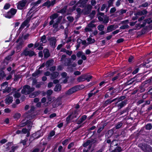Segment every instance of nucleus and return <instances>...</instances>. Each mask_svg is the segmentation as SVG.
Wrapping results in <instances>:
<instances>
[{
	"instance_id": "obj_38",
	"label": "nucleus",
	"mask_w": 152,
	"mask_h": 152,
	"mask_svg": "<svg viewBox=\"0 0 152 152\" xmlns=\"http://www.w3.org/2000/svg\"><path fill=\"white\" fill-rule=\"evenodd\" d=\"M8 83L7 82H5L1 85V88L4 89L6 87H7Z\"/></svg>"
},
{
	"instance_id": "obj_9",
	"label": "nucleus",
	"mask_w": 152,
	"mask_h": 152,
	"mask_svg": "<svg viewBox=\"0 0 152 152\" xmlns=\"http://www.w3.org/2000/svg\"><path fill=\"white\" fill-rule=\"evenodd\" d=\"M31 18V17L30 18H28L22 23L18 29L19 31H21L28 24Z\"/></svg>"
},
{
	"instance_id": "obj_25",
	"label": "nucleus",
	"mask_w": 152,
	"mask_h": 152,
	"mask_svg": "<svg viewBox=\"0 0 152 152\" xmlns=\"http://www.w3.org/2000/svg\"><path fill=\"white\" fill-rule=\"evenodd\" d=\"M42 135H41V134H40V132L39 131L37 132L36 133L33 134L32 135L33 137L35 139L38 138Z\"/></svg>"
},
{
	"instance_id": "obj_1",
	"label": "nucleus",
	"mask_w": 152,
	"mask_h": 152,
	"mask_svg": "<svg viewBox=\"0 0 152 152\" xmlns=\"http://www.w3.org/2000/svg\"><path fill=\"white\" fill-rule=\"evenodd\" d=\"M20 55L21 56L24 55L25 56H28L29 57H31L34 56H35L36 54L34 51L26 48L21 53Z\"/></svg>"
},
{
	"instance_id": "obj_59",
	"label": "nucleus",
	"mask_w": 152,
	"mask_h": 152,
	"mask_svg": "<svg viewBox=\"0 0 152 152\" xmlns=\"http://www.w3.org/2000/svg\"><path fill=\"white\" fill-rule=\"evenodd\" d=\"M92 78V76L90 75L87 76L86 75V80L88 82H89L90 81V79H91Z\"/></svg>"
},
{
	"instance_id": "obj_36",
	"label": "nucleus",
	"mask_w": 152,
	"mask_h": 152,
	"mask_svg": "<svg viewBox=\"0 0 152 152\" xmlns=\"http://www.w3.org/2000/svg\"><path fill=\"white\" fill-rule=\"evenodd\" d=\"M11 91V89L10 87H7L4 89H3V92L4 93H9Z\"/></svg>"
},
{
	"instance_id": "obj_64",
	"label": "nucleus",
	"mask_w": 152,
	"mask_h": 152,
	"mask_svg": "<svg viewBox=\"0 0 152 152\" xmlns=\"http://www.w3.org/2000/svg\"><path fill=\"white\" fill-rule=\"evenodd\" d=\"M66 53L67 55L69 56H71L72 53V51H69L67 50Z\"/></svg>"
},
{
	"instance_id": "obj_43",
	"label": "nucleus",
	"mask_w": 152,
	"mask_h": 152,
	"mask_svg": "<svg viewBox=\"0 0 152 152\" xmlns=\"http://www.w3.org/2000/svg\"><path fill=\"white\" fill-rule=\"evenodd\" d=\"M117 141L116 140H114L111 143V146L113 147V146H116L117 145Z\"/></svg>"
},
{
	"instance_id": "obj_60",
	"label": "nucleus",
	"mask_w": 152,
	"mask_h": 152,
	"mask_svg": "<svg viewBox=\"0 0 152 152\" xmlns=\"http://www.w3.org/2000/svg\"><path fill=\"white\" fill-rule=\"evenodd\" d=\"M87 25L88 26V27H90L92 28L93 27H95L96 26V25L94 24H92L90 23H88Z\"/></svg>"
},
{
	"instance_id": "obj_6",
	"label": "nucleus",
	"mask_w": 152,
	"mask_h": 152,
	"mask_svg": "<svg viewBox=\"0 0 152 152\" xmlns=\"http://www.w3.org/2000/svg\"><path fill=\"white\" fill-rule=\"evenodd\" d=\"M80 89L78 86H75L70 88L65 93V94L67 96H70L73 93L78 91Z\"/></svg>"
},
{
	"instance_id": "obj_40",
	"label": "nucleus",
	"mask_w": 152,
	"mask_h": 152,
	"mask_svg": "<svg viewBox=\"0 0 152 152\" xmlns=\"http://www.w3.org/2000/svg\"><path fill=\"white\" fill-rule=\"evenodd\" d=\"M50 1H47L46 2L42 4V6H46L48 8H49L50 7Z\"/></svg>"
},
{
	"instance_id": "obj_21",
	"label": "nucleus",
	"mask_w": 152,
	"mask_h": 152,
	"mask_svg": "<svg viewBox=\"0 0 152 152\" xmlns=\"http://www.w3.org/2000/svg\"><path fill=\"white\" fill-rule=\"evenodd\" d=\"M13 101V98L11 96H7L5 99L6 103L9 104L11 103Z\"/></svg>"
},
{
	"instance_id": "obj_19",
	"label": "nucleus",
	"mask_w": 152,
	"mask_h": 152,
	"mask_svg": "<svg viewBox=\"0 0 152 152\" xmlns=\"http://www.w3.org/2000/svg\"><path fill=\"white\" fill-rule=\"evenodd\" d=\"M126 12V10L124 9H121L119 11H117L115 13V14L116 15V16H118L120 15L123 14L125 13Z\"/></svg>"
},
{
	"instance_id": "obj_23",
	"label": "nucleus",
	"mask_w": 152,
	"mask_h": 152,
	"mask_svg": "<svg viewBox=\"0 0 152 152\" xmlns=\"http://www.w3.org/2000/svg\"><path fill=\"white\" fill-rule=\"evenodd\" d=\"M44 57L46 58L48 57L50 55L48 50L47 49H45L43 50Z\"/></svg>"
},
{
	"instance_id": "obj_26",
	"label": "nucleus",
	"mask_w": 152,
	"mask_h": 152,
	"mask_svg": "<svg viewBox=\"0 0 152 152\" xmlns=\"http://www.w3.org/2000/svg\"><path fill=\"white\" fill-rule=\"evenodd\" d=\"M54 61L53 59H51L48 61L46 63V65L48 67L50 66H51L53 64Z\"/></svg>"
},
{
	"instance_id": "obj_52",
	"label": "nucleus",
	"mask_w": 152,
	"mask_h": 152,
	"mask_svg": "<svg viewBox=\"0 0 152 152\" xmlns=\"http://www.w3.org/2000/svg\"><path fill=\"white\" fill-rule=\"evenodd\" d=\"M122 151L121 148L120 147H118L116 148L114 150L115 152H120Z\"/></svg>"
},
{
	"instance_id": "obj_30",
	"label": "nucleus",
	"mask_w": 152,
	"mask_h": 152,
	"mask_svg": "<svg viewBox=\"0 0 152 152\" xmlns=\"http://www.w3.org/2000/svg\"><path fill=\"white\" fill-rule=\"evenodd\" d=\"M27 120L24 119L22 121L20 125V127H23L27 124Z\"/></svg>"
},
{
	"instance_id": "obj_33",
	"label": "nucleus",
	"mask_w": 152,
	"mask_h": 152,
	"mask_svg": "<svg viewBox=\"0 0 152 152\" xmlns=\"http://www.w3.org/2000/svg\"><path fill=\"white\" fill-rule=\"evenodd\" d=\"M27 124H28V129L30 130L32 125V121H31L28 120Z\"/></svg>"
},
{
	"instance_id": "obj_47",
	"label": "nucleus",
	"mask_w": 152,
	"mask_h": 152,
	"mask_svg": "<svg viewBox=\"0 0 152 152\" xmlns=\"http://www.w3.org/2000/svg\"><path fill=\"white\" fill-rule=\"evenodd\" d=\"M21 115L19 113H16L14 115V118L18 119L20 118Z\"/></svg>"
},
{
	"instance_id": "obj_29",
	"label": "nucleus",
	"mask_w": 152,
	"mask_h": 152,
	"mask_svg": "<svg viewBox=\"0 0 152 152\" xmlns=\"http://www.w3.org/2000/svg\"><path fill=\"white\" fill-rule=\"evenodd\" d=\"M70 115L71 118V119H72L78 116L77 115V113L76 111H75L74 113H73Z\"/></svg>"
},
{
	"instance_id": "obj_44",
	"label": "nucleus",
	"mask_w": 152,
	"mask_h": 152,
	"mask_svg": "<svg viewBox=\"0 0 152 152\" xmlns=\"http://www.w3.org/2000/svg\"><path fill=\"white\" fill-rule=\"evenodd\" d=\"M123 123L121 122L118 123L115 126V128L116 129H119L122 126Z\"/></svg>"
},
{
	"instance_id": "obj_15",
	"label": "nucleus",
	"mask_w": 152,
	"mask_h": 152,
	"mask_svg": "<svg viewBox=\"0 0 152 152\" xmlns=\"http://www.w3.org/2000/svg\"><path fill=\"white\" fill-rule=\"evenodd\" d=\"M50 45L53 47H55L56 42V39L55 37H51L49 39Z\"/></svg>"
},
{
	"instance_id": "obj_34",
	"label": "nucleus",
	"mask_w": 152,
	"mask_h": 152,
	"mask_svg": "<svg viewBox=\"0 0 152 152\" xmlns=\"http://www.w3.org/2000/svg\"><path fill=\"white\" fill-rule=\"evenodd\" d=\"M87 41H88V44H90L94 43L95 42V39H92L91 37H89L87 38Z\"/></svg>"
},
{
	"instance_id": "obj_39",
	"label": "nucleus",
	"mask_w": 152,
	"mask_h": 152,
	"mask_svg": "<svg viewBox=\"0 0 152 152\" xmlns=\"http://www.w3.org/2000/svg\"><path fill=\"white\" fill-rule=\"evenodd\" d=\"M97 28L100 31H103L104 29V26L102 25H100L97 26Z\"/></svg>"
},
{
	"instance_id": "obj_27",
	"label": "nucleus",
	"mask_w": 152,
	"mask_h": 152,
	"mask_svg": "<svg viewBox=\"0 0 152 152\" xmlns=\"http://www.w3.org/2000/svg\"><path fill=\"white\" fill-rule=\"evenodd\" d=\"M87 117V116L86 115H83L80 120L78 121L77 124H80L82 123L85 120Z\"/></svg>"
},
{
	"instance_id": "obj_50",
	"label": "nucleus",
	"mask_w": 152,
	"mask_h": 152,
	"mask_svg": "<svg viewBox=\"0 0 152 152\" xmlns=\"http://www.w3.org/2000/svg\"><path fill=\"white\" fill-rule=\"evenodd\" d=\"M116 11V9L115 7H113L111 8L110 11V14H112L115 12Z\"/></svg>"
},
{
	"instance_id": "obj_8",
	"label": "nucleus",
	"mask_w": 152,
	"mask_h": 152,
	"mask_svg": "<svg viewBox=\"0 0 152 152\" xmlns=\"http://www.w3.org/2000/svg\"><path fill=\"white\" fill-rule=\"evenodd\" d=\"M27 1V0H22L19 2L17 5L18 8L20 10L22 9L25 6Z\"/></svg>"
},
{
	"instance_id": "obj_56",
	"label": "nucleus",
	"mask_w": 152,
	"mask_h": 152,
	"mask_svg": "<svg viewBox=\"0 0 152 152\" xmlns=\"http://www.w3.org/2000/svg\"><path fill=\"white\" fill-rule=\"evenodd\" d=\"M76 55L75 54H73L71 56V58L70 59L71 60H72L73 61H75L76 60Z\"/></svg>"
},
{
	"instance_id": "obj_13",
	"label": "nucleus",
	"mask_w": 152,
	"mask_h": 152,
	"mask_svg": "<svg viewBox=\"0 0 152 152\" xmlns=\"http://www.w3.org/2000/svg\"><path fill=\"white\" fill-rule=\"evenodd\" d=\"M91 8L92 7L90 5H88L82 11V12L85 15L88 14L90 12Z\"/></svg>"
},
{
	"instance_id": "obj_7",
	"label": "nucleus",
	"mask_w": 152,
	"mask_h": 152,
	"mask_svg": "<svg viewBox=\"0 0 152 152\" xmlns=\"http://www.w3.org/2000/svg\"><path fill=\"white\" fill-rule=\"evenodd\" d=\"M17 10L14 9H12L6 14V17L8 18H12L16 12Z\"/></svg>"
},
{
	"instance_id": "obj_5",
	"label": "nucleus",
	"mask_w": 152,
	"mask_h": 152,
	"mask_svg": "<svg viewBox=\"0 0 152 152\" xmlns=\"http://www.w3.org/2000/svg\"><path fill=\"white\" fill-rule=\"evenodd\" d=\"M16 42H18V43L16 46V51L18 52L20 51L21 48L24 46V41L21 38H19Z\"/></svg>"
},
{
	"instance_id": "obj_32",
	"label": "nucleus",
	"mask_w": 152,
	"mask_h": 152,
	"mask_svg": "<svg viewBox=\"0 0 152 152\" xmlns=\"http://www.w3.org/2000/svg\"><path fill=\"white\" fill-rule=\"evenodd\" d=\"M67 8V7L66 6H65L62 9L59 11H58L57 12L61 13H64L66 12Z\"/></svg>"
},
{
	"instance_id": "obj_48",
	"label": "nucleus",
	"mask_w": 152,
	"mask_h": 152,
	"mask_svg": "<svg viewBox=\"0 0 152 152\" xmlns=\"http://www.w3.org/2000/svg\"><path fill=\"white\" fill-rule=\"evenodd\" d=\"M121 75V74H118L116 76L112 78V80L113 81H114L119 78L120 75Z\"/></svg>"
},
{
	"instance_id": "obj_61",
	"label": "nucleus",
	"mask_w": 152,
	"mask_h": 152,
	"mask_svg": "<svg viewBox=\"0 0 152 152\" xmlns=\"http://www.w3.org/2000/svg\"><path fill=\"white\" fill-rule=\"evenodd\" d=\"M67 18L70 22H72L74 20L73 18L71 16H68L67 17Z\"/></svg>"
},
{
	"instance_id": "obj_17",
	"label": "nucleus",
	"mask_w": 152,
	"mask_h": 152,
	"mask_svg": "<svg viewBox=\"0 0 152 152\" xmlns=\"http://www.w3.org/2000/svg\"><path fill=\"white\" fill-rule=\"evenodd\" d=\"M126 104V101L124 100L118 104L117 105L119 109H121Z\"/></svg>"
},
{
	"instance_id": "obj_49",
	"label": "nucleus",
	"mask_w": 152,
	"mask_h": 152,
	"mask_svg": "<svg viewBox=\"0 0 152 152\" xmlns=\"http://www.w3.org/2000/svg\"><path fill=\"white\" fill-rule=\"evenodd\" d=\"M59 23V21L58 20H57V21L56 22V23H54L53 24V27L56 28L58 27V23Z\"/></svg>"
},
{
	"instance_id": "obj_4",
	"label": "nucleus",
	"mask_w": 152,
	"mask_h": 152,
	"mask_svg": "<svg viewBox=\"0 0 152 152\" xmlns=\"http://www.w3.org/2000/svg\"><path fill=\"white\" fill-rule=\"evenodd\" d=\"M34 89V88H30V86L26 85L23 87L21 92L22 94H29L31 92L33 91Z\"/></svg>"
},
{
	"instance_id": "obj_46",
	"label": "nucleus",
	"mask_w": 152,
	"mask_h": 152,
	"mask_svg": "<svg viewBox=\"0 0 152 152\" xmlns=\"http://www.w3.org/2000/svg\"><path fill=\"white\" fill-rule=\"evenodd\" d=\"M56 0H53V1H50V6H53L56 3Z\"/></svg>"
},
{
	"instance_id": "obj_51",
	"label": "nucleus",
	"mask_w": 152,
	"mask_h": 152,
	"mask_svg": "<svg viewBox=\"0 0 152 152\" xmlns=\"http://www.w3.org/2000/svg\"><path fill=\"white\" fill-rule=\"evenodd\" d=\"M20 93H18V92H16L15 94L13 95V96L15 98H18L20 97Z\"/></svg>"
},
{
	"instance_id": "obj_22",
	"label": "nucleus",
	"mask_w": 152,
	"mask_h": 152,
	"mask_svg": "<svg viewBox=\"0 0 152 152\" xmlns=\"http://www.w3.org/2000/svg\"><path fill=\"white\" fill-rule=\"evenodd\" d=\"M41 92L39 91L33 92L32 94L29 95V97L31 98H34L35 96L38 95Z\"/></svg>"
},
{
	"instance_id": "obj_54",
	"label": "nucleus",
	"mask_w": 152,
	"mask_h": 152,
	"mask_svg": "<svg viewBox=\"0 0 152 152\" xmlns=\"http://www.w3.org/2000/svg\"><path fill=\"white\" fill-rule=\"evenodd\" d=\"M129 27V26L128 25H125L120 27V28L121 29H124L128 28Z\"/></svg>"
},
{
	"instance_id": "obj_11",
	"label": "nucleus",
	"mask_w": 152,
	"mask_h": 152,
	"mask_svg": "<svg viewBox=\"0 0 152 152\" xmlns=\"http://www.w3.org/2000/svg\"><path fill=\"white\" fill-rule=\"evenodd\" d=\"M31 18V17L30 18H28L22 23L18 29L19 31H21L28 24Z\"/></svg>"
},
{
	"instance_id": "obj_42",
	"label": "nucleus",
	"mask_w": 152,
	"mask_h": 152,
	"mask_svg": "<svg viewBox=\"0 0 152 152\" xmlns=\"http://www.w3.org/2000/svg\"><path fill=\"white\" fill-rule=\"evenodd\" d=\"M92 28L88 26L87 25L85 29V31L86 32H89L92 31Z\"/></svg>"
},
{
	"instance_id": "obj_53",
	"label": "nucleus",
	"mask_w": 152,
	"mask_h": 152,
	"mask_svg": "<svg viewBox=\"0 0 152 152\" xmlns=\"http://www.w3.org/2000/svg\"><path fill=\"white\" fill-rule=\"evenodd\" d=\"M145 17L144 16H142L138 19V21L141 23H142L143 21L144 20Z\"/></svg>"
},
{
	"instance_id": "obj_14",
	"label": "nucleus",
	"mask_w": 152,
	"mask_h": 152,
	"mask_svg": "<svg viewBox=\"0 0 152 152\" xmlns=\"http://www.w3.org/2000/svg\"><path fill=\"white\" fill-rule=\"evenodd\" d=\"M58 15L57 13H54L50 16V19L51 20L50 21L49 24L50 25H52L54 22V20L57 18Z\"/></svg>"
},
{
	"instance_id": "obj_3",
	"label": "nucleus",
	"mask_w": 152,
	"mask_h": 152,
	"mask_svg": "<svg viewBox=\"0 0 152 152\" xmlns=\"http://www.w3.org/2000/svg\"><path fill=\"white\" fill-rule=\"evenodd\" d=\"M39 0L35 2L32 3L31 4V8L28 13V15H29L33 12L35 11L38 8V5L40 4L41 2H38Z\"/></svg>"
},
{
	"instance_id": "obj_16",
	"label": "nucleus",
	"mask_w": 152,
	"mask_h": 152,
	"mask_svg": "<svg viewBox=\"0 0 152 152\" xmlns=\"http://www.w3.org/2000/svg\"><path fill=\"white\" fill-rule=\"evenodd\" d=\"M117 27V26H115L114 25H111L107 27V31L108 32H111L116 29Z\"/></svg>"
},
{
	"instance_id": "obj_45",
	"label": "nucleus",
	"mask_w": 152,
	"mask_h": 152,
	"mask_svg": "<svg viewBox=\"0 0 152 152\" xmlns=\"http://www.w3.org/2000/svg\"><path fill=\"white\" fill-rule=\"evenodd\" d=\"M152 128V126L151 124H148L145 126V128L147 130H150Z\"/></svg>"
},
{
	"instance_id": "obj_41",
	"label": "nucleus",
	"mask_w": 152,
	"mask_h": 152,
	"mask_svg": "<svg viewBox=\"0 0 152 152\" xmlns=\"http://www.w3.org/2000/svg\"><path fill=\"white\" fill-rule=\"evenodd\" d=\"M113 1L114 0H109L108 1V7H110L113 6Z\"/></svg>"
},
{
	"instance_id": "obj_20",
	"label": "nucleus",
	"mask_w": 152,
	"mask_h": 152,
	"mask_svg": "<svg viewBox=\"0 0 152 152\" xmlns=\"http://www.w3.org/2000/svg\"><path fill=\"white\" fill-rule=\"evenodd\" d=\"M86 75H83L77 78V80L79 82L83 81L86 80Z\"/></svg>"
},
{
	"instance_id": "obj_10",
	"label": "nucleus",
	"mask_w": 152,
	"mask_h": 152,
	"mask_svg": "<svg viewBox=\"0 0 152 152\" xmlns=\"http://www.w3.org/2000/svg\"><path fill=\"white\" fill-rule=\"evenodd\" d=\"M31 18V17L30 18H28L22 23L18 29L19 31H21L28 24Z\"/></svg>"
},
{
	"instance_id": "obj_24",
	"label": "nucleus",
	"mask_w": 152,
	"mask_h": 152,
	"mask_svg": "<svg viewBox=\"0 0 152 152\" xmlns=\"http://www.w3.org/2000/svg\"><path fill=\"white\" fill-rule=\"evenodd\" d=\"M59 73L58 72H54L51 75V79H54L56 78L58 75Z\"/></svg>"
},
{
	"instance_id": "obj_57",
	"label": "nucleus",
	"mask_w": 152,
	"mask_h": 152,
	"mask_svg": "<svg viewBox=\"0 0 152 152\" xmlns=\"http://www.w3.org/2000/svg\"><path fill=\"white\" fill-rule=\"evenodd\" d=\"M83 54V53L82 52H80H80H78L77 53V56L79 58V57H80L81 56H81Z\"/></svg>"
},
{
	"instance_id": "obj_31",
	"label": "nucleus",
	"mask_w": 152,
	"mask_h": 152,
	"mask_svg": "<svg viewBox=\"0 0 152 152\" xmlns=\"http://www.w3.org/2000/svg\"><path fill=\"white\" fill-rule=\"evenodd\" d=\"M41 73L39 70H38L32 74V76L34 77H37L38 75Z\"/></svg>"
},
{
	"instance_id": "obj_28",
	"label": "nucleus",
	"mask_w": 152,
	"mask_h": 152,
	"mask_svg": "<svg viewBox=\"0 0 152 152\" xmlns=\"http://www.w3.org/2000/svg\"><path fill=\"white\" fill-rule=\"evenodd\" d=\"M61 86L59 84H57L56 85L54 90L55 91H58L61 90Z\"/></svg>"
},
{
	"instance_id": "obj_63",
	"label": "nucleus",
	"mask_w": 152,
	"mask_h": 152,
	"mask_svg": "<svg viewBox=\"0 0 152 152\" xmlns=\"http://www.w3.org/2000/svg\"><path fill=\"white\" fill-rule=\"evenodd\" d=\"M149 5V4L148 2H145L143 3L141 5V7H146Z\"/></svg>"
},
{
	"instance_id": "obj_18",
	"label": "nucleus",
	"mask_w": 152,
	"mask_h": 152,
	"mask_svg": "<svg viewBox=\"0 0 152 152\" xmlns=\"http://www.w3.org/2000/svg\"><path fill=\"white\" fill-rule=\"evenodd\" d=\"M92 142H91L90 140H88L83 144V145L84 147H86L89 145L88 149L90 150L92 146Z\"/></svg>"
},
{
	"instance_id": "obj_35",
	"label": "nucleus",
	"mask_w": 152,
	"mask_h": 152,
	"mask_svg": "<svg viewBox=\"0 0 152 152\" xmlns=\"http://www.w3.org/2000/svg\"><path fill=\"white\" fill-rule=\"evenodd\" d=\"M46 36L45 35H43L41 39L40 43L41 44L43 43H45L46 42Z\"/></svg>"
},
{
	"instance_id": "obj_55",
	"label": "nucleus",
	"mask_w": 152,
	"mask_h": 152,
	"mask_svg": "<svg viewBox=\"0 0 152 152\" xmlns=\"http://www.w3.org/2000/svg\"><path fill=\"white\" fill-rule=\"evenodd\" d=\"M122 2L121 0H118L116 2L115 5L117 7H118L120 5L121 2Z\"/></svg>"
},
{
	"instance_id": "obj_58",
	"label": "nucleus",
	"mask_w": 152,
	"mask_h": 152,
	"mask_svg": "<svg viewBox=\"0 0 152 152\" xmlns=\"http://www.w3.org/2000/svg\"><path fill=\"white\" fill-rule=\"evenodd\" d=\"M112 102H111V100H106L104 103V105L106 106L107 105L110 104Z\"/></svg>"
},
{
	"instance_id": "obj_2",
	"label": "nucleus",
	"mask_w": 152,
	"mask_h": 152,
	"mask_svg": "<svg viewBox=\"0 0 152 152\" xmlns=\"http://www.w3.org/2000/svg\"><path fill=\"white\" fill-rule=\"evenodd\" d=\"M151 23H152V19L151 20V18H148L144 20L142 22V23H140L139 24H136L135 27L137 28H141L144 27L147 23L149 24Z\"/></svg>"
},
{
	"instance_id": "obj_12",
	"label": "nucleus",
	"mask_w": 152,
	"mask_h": 152,
	"mask_svg": "<svg viewBox=\"0 0 152 152\" xmlns=\"http://www.w3.org/2000/svg\"><path fill=\"white\" fill-rule=\"evenodd\" d=\"M138 146L142 150L146 152L149 145L145 143H141L139 144Z\"/></svg>"
},
{
	"instance_id": "obj_37",
	"label": "nucleus",
	"mask_w": 152,
	"mask_h": 152,
	"mask_svg": "<svg viewBox=\"0 0 152 152\" xmlns=\"http://www.w3.org/2000/svg\"><path fill=\"white\" fill-rule=\"evenodd\" d=\"M71 63V60L70 59H66L65 61L64 65L66 66H69Z\"/></svg>"
},
{
	"instance_id": "obj_62",
	"label": "nucleus",
	"mask_w": 152,
	"mask_h": 152,
	"mask_svg": "<svg viewBox=\"0 0 152 152\" xmlns=\"http://www.w3.org/2000/svg\"><path fill=\"white\" fill-rule=\"evenodd\" d=\"M10 7V5L8 4H6L4 5V8L5 10L8 9Z\"/></svg>"
}]
</instances>
